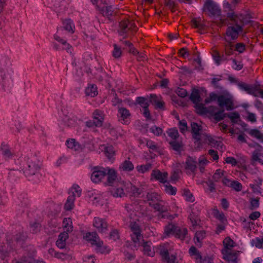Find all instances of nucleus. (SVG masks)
Segmentation results:
<instances>
[{"instance_id": "6e6552de", "label": "nucleus", "mask_w": 263, "mask_h": 263, "mask_svg": "<svg viewBox=\"0 0 263 263\" xmlns=\"http://www.w3.org/2000/svg\"><path fill=\"white\" fill-rule=\"evenodd\" d=\"M63 116L61 117V124L68 128L74 127L77 125L78 119L71 114H66L63 111Z\"/></svg>"}, {"instance_id": "774afa93", "label": "nucleus", "mask_w": 263, "mask_h": 263, "mask_svg": "<svg viewBox=\"0 0 263 263\" xmlns=\"http://www.w3.org/2000/svg\"><path fill=\"white\" fill-rule=\"evenodd\" d=\"M16 263H45L42 261L35 260L31 258H25L24 259L21 260L20 261L17 262Z\"/></svg>"}, {"instance_id": "5fc2aeb1", "label": "nucleus", "mask_w": 263, "mask_h": 263, "mask_svg": "<svg viewBox=\"0 0 263 263\" xmlns=\"http://www.w3.org/2000/svg\"><path fill=\"white\" fill-rule=\"evenodd\" d=\"M223 243L226 250L229 251V250L234 247V242L229 237L226 238L224 239Z\"/></svg>"}, {"instance_id": "4c0bfd02", "label": "nucleus", "mask_w": 263, "mask_h": 263, "mask_svg": "<svg viewBox=\"0 0 263 263\" xmlns=\"http://www.w3.org/2000/svg\"><path fill=\"white\" fill-rule=\"evenodd\" d=\"M85 94L87 96L94 97L98 94L97 88L95 85L90 84L85 89Z\"/></svg>"}, {"instance_id": "aec40b11", "label": "nucleus", "mask_w": 263, "mask_h": 263, "mask_svg": "<svg viewBox=\"0 0 263 263\" xmlns=\"http://www.w3.org/2000/svg\"><path fill=\"white\" fill-rule=\"evenodd\" d=\"M149 99V102L155 105L156 108L164 109V102L160 96H157L154 94L151 95Z\"/></svg>"}, {"instance_id": "a878e982", "label": "nucleus", "mask_w": 263, "mask_h": 263, "mask_svg": "<svg viewBox=\"0 0 263 263\" xmlns=\"http://www.w3.org/2000/svg\"><path fill=\"white\" fill-rule=\"evenodd\" d=\"M204 138L202 139V141H200V142L208 143L213 147H218L219 146H221L222 143L220 141L215 140L214 138L206 134Z\"/></svg>"}, {"instance_id": "09e8293b", "label": "nucleus", "mask_w": 263, "mask_h": 263, "mask_svg": "<svg viewBox=\"0 0 263 263\" xmlns=\"http://www.w3.org/2000/svg\"><path fill=\"white\" fill-rule=\"evenodd\" d=\"M212 57L214 61L215 62L216 64L217 65H219L222 61L227 59L224 57L223 55L220 56L219 55V52L216 50L214 51L213 53L212 54Z\"/></svg>"}, {"instance_id": "393cba45", "label": "nucleus", "mask_w": 263, "mask_h": 263, "mask_svg": "<svg viewBox=\"0 0 263 263\" xmlns=\"http://www.w3.org/2000/svg\"><path fill=\"white\" fill-rule=\"evenodd\" d=\"M223 184L230 187L236 191H240L242 189V184L237 181L231 180L229 178H224Z\"/></svg>"}, {"instance_id": "2eb2a0df", "label": "nucleus", "mask_w": 263, "mask_h": 263, "mask_svg": "<svg viewBox=\"0 0 263 263\" xmlns=\"http://www.w3.org/2000/svg\"><path fill=\"white\" fill-rule=\"evenodd\" d=\"M93 226L100 233H105L107 229V224L104 219L95 217Z\"/></svg>"}, {"instance_id": "c9c22d12", "label": "nucleus", "mask_w": 263, "mask_h": 263, "mask_svg": "<svg viewBox=\"0 0 263 263\" xmlns=\"http://www.w3.org/2000/svg\"><path fill=\"white\" fill-rule=\"evenodd\" d=\"M134 168V165L129 160H125L120 165L119 169L122 171L129 172Z\"/></svg>"}, {"instance_id": "f03ea898", "label": "nucleus", "mask_w": 263, "mask_h": 263, "mask_svg": "<svg viewBox=\"0 0 263 263\" xmlns=\"http://www.w3.org/2000/svg\"><path fill=\"white\" fill-rule=\"evenodd\" d=\"M20 168L23 170L26 177L29 180L37 182L40 172L41 171V164L39 161L34 158L28 157H21L17 159Z\"/></svg>"}, {"instance_id": "f8f14e48", "label": "nucleus", "mask_w": 263, "mask_h": 263, "mask_svg": "<svg viewBox=\"0 0 263 263\" xmlns=\"http://www.w3.org/2000/svg\"><path fill=\"white\" fill-rule=\"evenodd\" d=\"M218 105L220 107H226L230 110L233 109V101L230 97L224 95H220L217 98Z\"/></svg>"}, {"instance_id": "5701e85b", "label": "nucleus", "mask_w": 263, "mask_h": 263, "mask_svg": "<svg viewBox=\"0 0 263 263\" xmlns=\"http://www.w3.org/2000/svg\"><path fill=\"white\" fill-rule=\"evenodd\" d=\"M68 197H80L82 195V190L79 185L73 184L68 190Z\"/></svg>"}, {"instance_id": "423d86ee", "label": "nucleus", "mask_w": 263, "mask_h": 263, "mask_svg": "<svg viewBox=\"0 0 263 263\" xmlns=\"http://www.w3.org/2000/svg\"><path fill=\"white\" fill-rule=\"evenodd\" d=\"M249 146L255 148L252 153L251 158V165L255 166L256 162H258L259 163L263 165V160L261 159V157H263V155L262 154L263 147L257 143H256L254 145H249Z\"/></svg>"}, {"instance_id": "20e7f679", "label": "nucleus", "mask_w": 263, "mask_h": 263, "mask_svg": "<svg viewBox=\"0 0 263 263\" xmlns=\"http://www.w3.org/2000/svg\"><path fill=\"white\" fill-rule=\"evenodd\" d=\"M84 238L87 241H89L92 245L96 247V249L98 252L101 253L109 252V250L106 246L103 245V241L99 239L96 232L87 233Z\"/></svg>"}, {"instance_id": "3c124183", "label": "nucleus", "mask_w": 263, "mask_h": 263, "mask_svg": "<svg viewBox=\"0 0 263 263\" xmlns=\"http://www.w3.org/2000/svg\"><path fill=\"white\" fill-rule=\"evenodd\" d=\"M187 234V230L186 228H180L179 230L177 231L175 236L181 239H184Z\"/></svg>"}, {"instance_id": "7ed1b4c3", "label": "nucleus", "mask_w": 263, "mask_h": 263, "mask_svg": "<svg viewBox=\"0 0 263 263\" xmlns=\"http://www.w3.org/2000/svg\"><path fill=\"white\" fill-rule=\"evenodd\" d=\"M13 70L10 59L8 57L0 59V84L5 91L9 90L13 86Z\"/></svg>"}, {"instance_id": "37998d69", "label": "nucleus", "mask_w": 263, "mask_h": 263, "mask_svg": "<svg viewBox=\"0 0 263 263\" xmlns=\"http://www.w3.org/2000/svg\"><path fill=\"white\" fill-rule=\"evenodd\" d=\"M63 25L64 28L66 30H67L71 33H73L74 32V25H73L71 20H65L63 23Z\"/></svg>"}, {"instance_id": "a18cd8bd", "label": "nucleus", "mask_w": 263, "mask_h": 263, "mask_svg": "<svg viewBox=\"0 0 263 263\" xmlns=\"http://www.w3.org/2000/svg\"><path fill=\"white\" fill-rule=\"evenodd\" d=\"M164 188L165 192L169 195L173 196L176 194L177 191L176 189L173 187L168 183V182H167L166 183H164Z\"/></svg>"}, {"instance_id": "dca6fc26", "label": "nucleus", "mask_w": 263, "mask_h": 263, "mask_svg": "<svg viewBox=\"0 0 263 263\" xmlns=\"http://www.w3.org/2000/svg\"><path fill=\"white\" fill-rule=\"evenodd\" d=\"M149 201V204L153 207L154 209L160 212L158 215L160 218H164L166 216L164 213L167 210V207L162 205L160 203H155L153 198H151V200Z\"/></svg>"}, {"instance_id": "f257e3e1", "label": "nucleus", "mask_w": 263, "mask_h": 263, "mask_svg": "<svg viewBox=\"0 0 263 263\" xmlns=\"http://www.w3.org/2000/svg\"><path fill=\"white\" fill-rule=\"evenodd\" d=\"M223 8L226 13L227 19L230 22V26L227 28L224 40L226 42H231L236 40L239 33L243 31V26L249 23L246 20L247 15L242 13H236L232 5L228 2H224Z\"/></svg>"}, {"instance_id": "473e14b6", "label": "nucleus", "mask_w": 263, "mask_h": 263, "mask_svg": "<svg viewBox=\"0 0 263 263\" xmlns=\"http://www.w3.org/2000/svg\"><path fill=\"white\" fill-rule=\"evenodd\" d=\"M66 144L69 148H71L76 151H81L84 147L83 145L79 144L73 139L67 140Z\"/></svg>"}, {"instance_id": "2f4dec72", "label": "nucleus", "mask_w": 263, "mask_h": 263, "mask_svg": "<svg viewBox=\"0 0 263 263\" xmlns=\"http://www.w3.org/2000/svg\"><path fill=\"white\" fill-rule=\"evenodd\" d=\"M179 230V227L172 223H170L165 227L164 234L167 236L170 235H176L177 231Z\"/></svg>"}, {"instance_id": "bb28decb", "label": "nucleus", "mask_w": 263, "mask_h": 263, "mask_svg": "<svg viewBox=\"0 0 263 263\" xmlns=\"http://www.w3.org/2000/svg\"><path fill=\"white\" fill-rule=\"evenodd\" d=\"M189 218L192 224V228L195 229L198 226L199 222L198 211L193 209L192 212L190 214Z\"/></svg>"}, {"instance_id": "49530a36", "label": "nucleus", "mask_w": 263, "mask_h": 263, "mask_svg": "<svg viewBox=\"0 0 263 263\" xmlns=\"http://www.w3.org/2000/svg\"><path fill=\"white\" fill-rule=\"evenodd\" d=\"M211 214L222 222L226 220L224 214L222 212H220L217 209H212Z\"/></svg>"}, {"instance_id": "f704fd0d", "label": "nucleus", "mask_w": 263, "mask_h": 263, "mask_svg": "<svg viewBox=\"0 0 263 263\" xmlns=\"http://www.w3.org/2000/svg\"><path fill=\"white\" fill-rule=\"evenodd\" d=\"M205 237V233L204 231H197L194 237L195 244L199 247H201L202 241Z\"/></svg>"}, {"instance_id": "69168bd1", "label": "nucleus", "mask_w": 263, "mask_h": 263, "mask_svg": "<svg viewBox=\"0 0 263 263\" xmlns=\"http://www.w3.org/2000/svg\"><path fill=\"white\" fill-rule=\"evenodd\" d=\"M167 134L173 140H175L178 137V130L176 129H170L167 131Z\"/></svg>"}, {"instance_id": "7c9ffc66", "label": "nucleus", "mask_w": 263, "mask_h": 263, "mask_svg": "<svg viewBox=\"0 0 263 263\" xmlns=\"http://www.w3.org/2000/svg\"><path fill=\"white\" fill-rule=\"evenodd\" d=\"M68 237V234L67 232H64L61 233L58 237V239L56 242V245L60 249H63L65 248L66 245V240Z\"/></svg>"}, {"instance_id": "39448f33", "label": "nucleus", "mask_w": 263, "mask_h": 263, "mask_svg": "<svg viewBox=\"0 0 263 263\" xmlns=\"http://www.w3.org/2000/svg\"><path fill=\"white\" fill-rule=\"evenodd\" d=\"M130 228L132 232L130 234L132 239L136 245H138L139 246L140 244V240L142 238L139 220H131L130 221Z\"/></svg>"}, {"instance_id": "e433bc0d", "label": "nucleus", "mask_w": 263, "mask_h": 263, "mask_svg": "<svg viewBox=\"0 0 263 263\" xmlns=\"http://www.w3.org/2000/svg\"><path fill=\"white\" fill-rule=\"evenodd\" d=\"M137 104H139L143 109L147 108L149 105V97H137L136 100Z\"/></svg>"}, {"instance_id": "b1692460", "label": "nucleus", "mask_w": 263, "mask_h": 263, "mask_svg": "<svg viewBox=\"0 0 263 263\" xmlns=\"http://www.w3.org/2000/svg\"><path fill=\"white\" fill-rule=\"evenodd\" d=\"M185 169L188 173H194L197 168V162L193 157H187L185 162Z\"/></svg>"}, {"instance_id": "8fccbe9b", "label": "nucleus", "mask_w": 263, "mask_h": 263, "mask_svg": "<svg viewBox=\"0 0 263 263\" xmlns=\"http://www.w3.org/2000/svg\"><path fill=\"white\" fill-rule=\"evenodd\" d=\"M191 23L193 27L198 29H202L204 26V24L201 22L200 18H194L192 20Z\"/></svg>"}, {"instance_id": "0e129e2a", "label": "nucleus", "mask_w": 263, "mask_h": 263, "mask_svg": "<svg viewBox=\"0 0 263 263\" xmlns=\"http://www.w3.org/2000/svg\"><path fill=\"white\" fill-rule=\"evenodd\" d=\"M149 130L151 132H152V133H153L154 135H155L156 136L160 135L162 133V132H163L162 129L160 127H158L156 125H154V126H152L149 128Z\"/></svg>"}, {"instance_id": "603ef678", "label": "nucleus", "mask_w": 263, "mask_h": 263, "mask_svg": "<svg viewBox=\"0 0 263 263\" xmlns=\"http://www.w3.org/2000/svg\"><path fill=\"white\" fill-rule=\"evenodd\" d=\"M227 117H228L234 124L237 123L240 118V116L237 112L227 114Z\"/></svg>"}, {"instance_id": "4d7b16f0", "label": "nucleus", "mask_w": 263, "mask_h": 263, "mask_svg": "<svg viewBox=\"0 0 263 263\" xmlns=\"http://www.w3.org/2000/svg\"><path fill=\"white\" fill-rule=\"evenodd\" d=\"M102 11L103 15L107 17L112 15L113 14V9L110 6L104 7Z\"/></svg>"}, {"instance_id": "9b49d317", "label": "nucleus", "mask_w": 263, "mask_h": 263, "mask_svg": "<svg viewBox=\"0 0 263 263\" xmlns=\"http://www.w3.org/2000/svg\"><path fill=\"white\" fill-rule=\"evenodd\" d=\"M135 247H138V245H136L135 244ZM140 246L142 247V251L144 254L152 257L154 256L156 252V248L154 247L151 242H144V240L142 239L140 240V244L139 245V246Z\"/></svg>"}, {"instance_id": "0eeeda50", "label": "nucleus", "mask_w": 263, "mask_h": 263, "mask_svg": "<svg viewBox=\"0 0 263 263\" xmlns=\"http://www.w3.org/2000/svg\"><path fill=\"white\" fill-rule=\"evenodd\" d=\"M203 11L209 12L211 16H219L221 14V10L219 6L211 0H207L204 6Z\"/></svg>"}, {"instance_id": "6ab92c4d", "label": "nucleus", "mask_w": 263, "mask_h": 263, "mask_svg": "<svg viewBox=\"0 0 263 263\" xmlns=\"http://www.w3.org/2000/svg\"><path fill=\"white\" fill-rule=\"evenodd\" d=\"M152 176L164 184L167 182L168 173L166 172H161L158 170H154Z\"/></svg>"}, {"instance_id": "c756f323", "label": "nucleus", "mask_w": 263, "mask_h": 263, "mask_svg": "<svg viewBox=\"0 0 263 263\" xmlns=\"http://www.w3.org/2000/svg\"><path fill=\"white\" fill-rule=\"evenodd\" d=\"M238 86L240 89L246 91L248 94L251 95L254 97L258 96L255 92L256 89L251 86L244 83H240L238 84Z\"/></svg>"}, {"instance_id": "338daca9", "label": "nucleus", "mask_w": 263, "mask_h": 263, "mask_svg": "<svg viewBox=\"0 0 263 263\" xmlns=\"http://www.w3.org/2000/svg\"><path fill=\"white\" fill-rule=\"evenodd\" d=\"M208 163V161L203 156H201L199 158V168L201 172H202L204 169V166L205 165Z\"/></svg>"}, {"instance_id": "79ce46f5", "label": "nucleus", "mask_w": 263, "mask_h": 263, "mask_svg": "<svg viewBox=\"0 0 263 263\" xmlns=\"http://www.w3.org/2000/svg\"><path fill=\"white\" fill-rule=\"evenodd\" d=\"M63 227L65 232H69L72 231V221L70 218H64L63 221Z\"/></svg>"}, {"instance_id": "bf43d9fd", "label": "nucleus", "mask_w": 263, "mask_h": 263, "mask_svg": "<svg viewBox=\"0 0 263 263\" xmlns=\"http://www.w3.org/2000/svg\"><path fill=\"white\" fill-rule=\"evenodd\" d=\"M74 206V198H67L65 203L64 208L66 210L69 211Z\"/></svg>"}, {"instance_id": "e2e57ef3", "label": "nucleus", "mask_w": 263, "mask_h": 263, "mask_svg": "<svg viewBox=\"0 0 263 263\" xmlns=\"http://www.w3.org/2000/svg\"><path fill=\"white\" fill-rule=\"evenodd\" d=\"M225 252L226 253L224 256L225 259L227 260L229 262L232 261V262H235L236 261V258L234 256H232L229 251L226 250Z\"/></svg>"}, {"instance_id": "72a5a7b5", "label": "nucleus", "mask_w": 263, "mask_h": 263, "mask_svg": "<svg viewBox=\"0 0 263 263\" xmlns=\"http://www.w3.org/2000/svg\"><path fill=\"white\" fill-rule=\"evenodd\" d=\"M224 178H228L226 172L220 169L217 170L213 176V179L216 182L221 181L223 183Z\"/></svg>"}, {"instance_id": "4be33fe9", "label": "nucleus", "mask_w": 263, "mask_h": 263, "mask_svg": "<svg viewBox=\"0 0 263 263\" xmlns=\"http://www.w3.org/2000/svg\"><path fill=\"white\" fill-rule=\"evenodd\" d=\"M14 163L16 165V167L10 170L8 175L9 179L11 182L16 181L19 178V176L21 174V172L19 171L20 168L19 164L17 162V160L15 159Z\"/></svg>"}, {"instance_id": "cd10ccee", "label": "nucleus", "mask_w": 263, "mask_h": 263, "mask_svg": "<svg viewBox=\"0 0 263 263\" xmlns=\"http://www.w3.org/2000/svg\"><path fill=\"white\" fill-rule=\"evenodd\" d=\"M93 120L96 121V126H101L104 120L103 112L101 110H96L93 113Z\"/></svg>"}, {"instance_id": "9d476101", "label": "nucleus", "mask_w": 263, "mask_h": 263, "mask_svg": "<svg viewBox=\"0 0 263 263\" xmlns=\"http://www.w3.org/2000/svg\"><path fill=\"white\" fill-rule=\"evenodd\" d=\"M91 179L95 183L100 182L106 175V168L95 166L91 169Z\"/></svg>"}, {"instance_id": "13d9d810", "label": "nucleus", "mask_w": 263, "mask_h": 263, "mask_svg": "<svg viewBox=\"0 0 263 263\" xmlns=\"http://www.w3.org/2000/svg\"><path fill=\"white\" fill-rule=\"evenodd\" d=\"M151 168V164H146V165H138L136 167L137 171L140 173H144Z\"/></svg>"}, {"instance_id": "ea45409f", "label": "nucleus", "mask_w": 263, "mask_h": 263, "mask_svg": "<svg viewBox=\"0 0 263 263\" xmlns=\"http://www.w3.org/2000/svg\"><path fill=\"white\" fill-rule=\"evenodd\" d=\"M195 107L197 110V112L199 114H206L208 112H210L211 109L210 108L209 109L207 108L204 106V105L198 103L195 104Z\"/></svg>"}, {"instance_id": "c85d7f7f", "label": "nucleus", "mask_w": 263, "mask_h": 263, "mask_svg": "<svg viewBox=\"0 0 263 263\" xmlns=\"http://www.w3.org/2000/svg\"><path fill=\"white\" fill-rule=\"evenodd\" d=\"M106 175H107V184L112 185L117 179V174L115 170L106 168Z\"/></svg>"}, {"instance_id": "58836bf2", "label": "nucleus", "mask_w": 263, "mask_h": 263, "mask_svg": "<svg viewBox=\"0 0 263 263\" xmlns=\"http://www.w3.org/2000/svg\"><path fill=\"white\" fill-rule=\"evenodd\" d=\"M210 108L211 109L210 113L214 114V118L217 121H220L227 116V114H224L223 110H220L215 112L214 110L216 109L215 107H211Z\"/></svg>"}, {"instance_id": "1a4fd4ad", "label": "nucleus", "mask_w": 263, "mask_h": 263, "mask_svg": "<svg viewBox=\"0 0 263 263\" xmlns=\"http://www.w3.org/2000/svg\"><path fill=\"white\" fill-rule=\"evenodd\" d=\"M136 27L134 22H129L128 20H124L120 23L119 32L120 35L124 37L126 36L128 31H135Z\"/></svg>"}, {"instance_id": "680f3d73", "label": "nucleus", "mask_w": 263, "mask_h": 263, "mask_svg": "<svg viewBox=\"0 0 263 263\" xmlns=\"http://www.w3.org/2000/svg\"><path fill=\"white\" fill-rule=\"evenodd\" d=\"M27 238L26 235L23 233H20L17 234L15 238L16 241L20 244V245H22V242L24 241Z\"/></svg>"}, {"instance_id": "a19ab883", "label": "nucleus", "mask_w": 263, "mask_h": 263, "mask_svg": "<svg viewBox=\"0 0 263 263\" xmlns=\"http://www.w3.org/2000/svg\"><path fill=\"white\" fill-rule=\"evenodd\" d=\"M224 45V53L226 56H230L234 53V46L231 42H226Z\"/></svg>"}, {"instance_id": "412c9836", "label": "nucleus", "mask_w": 263, "mask_h": 263, "mask_svg": "<svg viewBox=\"0 0 263 263\" xmlns=\"http://www.w3.org/2000/svg\"><path fill=\"white\" fill-rule=\"evenodd\" d=\"M10 238L8 237L7 238V243H3L0 245V253L1 257L3 259L7 256L13 249L12 246L10 245Z\"/></svg>"}, {"instance_id": "f3484780", "label": "nucleus", "mask_w": 263, "mask_h": 263, "mask_svg": "<svg viewBox=\"0 0 263 263\" xmlns=\"http://www.w3.org/2000/svg\"><path fill=\"white\" fill-rule=\"evenodd\" d=\"M118 117L120 121L124 124H127L129 121L130 114L129 110L126 108L119 106Z\"/></svg>"}, {"instance_id": "c03bdc74", "label": "nucleus", "mask_w": 263, "mask_h": 263, "mask_svg": "<svg viewBox=\"0 0 263 263\" xmlns=\"http://www.w3.org/2000/svg\"><path fill=\"white\" fill-rule=\"evenodd\" d=\"M114 50L112 51V55L115 59H119L122 55V50L120 46L115 44L113 45Z\"/></svg>"}, {"instance_id": "4468645a", "label": "nucleus", "mask_w": 263, "mask_h": 263, "mask_svg": "<svg viewBox=\"0 0 263 263\" xmlns=\"http://www.w3.org/2000/svg\"><path fill=\"white\" fill-rule=\"evenodd\" d=\"M0 151L3 157L6 160H9L14 158V154L8 144L4 143H2L0 147Z\"/></svg>"}, {"instance_id": "864d4df0", "label": "nucleus", "mask_w": 263, "mask_h": 263, "mask_svg": "<svg viewBox=\"0 0 263 263\" xmlns=\"http://www.w3.org/2000/svg\"><path fill=\"white\" fill-rule=\"evenodd\" d=\"M104 153L109 159H111L115 154V151L111 145H108L104 147Z\"/></svg>"}, {"instance_id": "a211bd4d", "label": "nucleus", "mask_w": 263, "mask_h": 263, "mask_svg": "<svg viewBox=\"0 0 263 263\" xmlns=\"http://www.w3.org/2000/svg\"><path fill=\"white\" fill-rule=\"evenodd\" d=\"M156 252H158L162 256L163 259H167L169 255V252H171V246L169 244L164 243L156 247Z\"/></svg>"}, {"instance_id": "ddd939ff", "label": "nucleus", "mask_w": 263, "mask_h": 263, "mask_svg": "<svg viewBox=\"0 0 263 263\" xmlns=\"http://www.w3.org/2000/svg\"><path fill=\"white\" fill-rule=\"evenodd\" d=\"M191 128L194 138L199 142L202 141L206 134L203 133L201 126L193 122L191 123Z\"/></svg>"}, {"instance_id": "052dcab7", "label": "nucleus", "mask_w": 263, "mask_h": 263, "mask_svg": "<svg viewBox=\"0 0 263 263\" xmlns=\"http://www.w3.org/2000/svg\"><path fill=\"white\" fill-rule=\"evenodd\" d=\"M41 226L39 223L34 222L30 224V231L33 234H36L40 232Z\"/></svg>"}, {"instance_id": "6e6d98bb", "label": "nucleus", "mask_w": 263, "mask_h": 263, "mask_svg": "<svg viewBox=\"0 0 263 263\" xmlns=\"http://www.w3.org/2000/svg\"><path fill=\"white\" fill-rule=\"evenodd\" d=\"M190 99L194 104H197L200 102V97L198 91H193L190 96Z\"/></svg>"}, {"instance_id": "de8ad7c7", "label": "nucleus", "mask_w": 263, "mask_h": 263, "mask_svg": "<svg viewBox=\"0 0 263 263\" xmlns=\"http://www.w3.org/2000/svg\"><path fill=\"white\" fill-rule=\"evenodd\" d=\"M249 134L259 140L260 142H263V134L257 129H251L249 132Z\"/></svg>"}]
</instances>
